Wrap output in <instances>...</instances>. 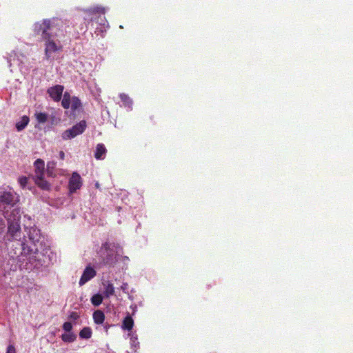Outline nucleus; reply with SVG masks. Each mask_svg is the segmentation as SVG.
I'll list each match as a JSON object with an SVG mask.
<instances>
[{"label": "nucleus", "instance_id": "nucleus-1", "mask_svg": "<svg viewBox=\"0 0 353 353\" xmlns=\"http://www.w3.org/2000/svg\"><path fill=\"white\" fill-rule=\"evenodd\" d=\"M34 31L41 34L46 40L45 54L48 59H54V54L61 50V46L51 39L53 33V26L50 20H43L34 24Z\"/></svg>", "mask_w": 353, "mask_h": 353}, {"label": "nucleus", "instance_id": "nucleus-2", "mask_svg": "<svg viewBox=\"0 0 353 353\" xmlns=\"http://www.w3.org/2000/svg\"><path fill=\"white\" fill-rule=\"evenodd\" d=\"M4 216L7 220L8 230L3 236L6 241H21L22 232L20 226V220L21 216V210L16 208L10 212H4Z\"/></svg>", "mask_w": 353, "mask_h": 353}, {"label": "nucleus", "instance_id": "nucleus-3", "mask_svg": "<svg viewBox=\"0 0 353 353\" xmlns=\"http://www.w3.org/2000/svg\"><path fill=\"white\" fill-rule=\"evenodd\" d=\"M28 235V240L23 236L21 243L22 254L28 255L34 254L38 251L37 244L41 239L40 230L35 227L25 228Z\"/></svg>", "mask_w": 353, "mask_h": 353}, {"label": "nucleus", "instance_id": "nucleus-4", "mask_svg": "<svg viewBox=\"0 0 353 353\" xmlns=\"http://www.w3.org/2000/svg\"><path fill=\"white\" fill-rule=\"evenodd\" d=\"M99 254L101 263L104 265H111L117 261V254L112 249H110V245L108 243L101 246Z\"/></svg>", "mask_w": 353, "mask_h": 353}, {"label": "nucleus", "instance_id": "nucleus-5", "mask_svg": "<svg viewBox=\"0 0 353 353\" xmlns=\"http://www.w3.org/2000/svg\"><path fill=\"white\" fill-rule=\"evenodd\" d=\"M34 165L35 168L36 183L43 190H48L50 184L43 179L44 161L38 159L34 161Z\"/></svg>", "mask_w": 353, "mask_h": 353}, {"label": "nucleus", "instance_id": "nucleus-6", "mask_svg": "<svg viewBox=\"0 0 353 353\" xmlns=\"http://www.w3.org/2000/svg\"><path fill=\"white\" fill-rule=\"evenodd\" d=\"M86 128V122L81 121L79 123L72 126L70 129L66 130L62 134V138L65 140L74 138L82 134Z\"/></svg>", "mask_w": 353, "mask_h": 353}, {"label": "nucleus", "instance_id": "nucleus-7", "mask_svg": "<svg viewBox=\"0 0 353 353\" xmlns=\"http://www.w3.org/2000/svg\"><path fill=\"white\" fill-rule=\"evenodd\" d=\"M19 201V196L12 191H4L0 194V203L1 205L13 206Z\"/></svg>", "mask_w": 353, "mask_h": 353}, {"label": "nucleus", "instance_id": "nucleus-8", "mask_svg": "<svg viewBox=\"0 0 353 353\" xmlns=\"http://www.w3.org/2000/svg\"><path fill=\"white\" fill-rule=\"evenodd\" d=\"M81 186V178L79 174L74 172L69 181L70 192H74Z\"/></svg>", "mask_w": 353, "mask_h": 353}, {"label": "nucleus", "instance_id": "nucleus-9", "mask_svg": "<svg viewBox=\"0 0 353 353\" xmlns=\"http://www.w3.org/2000/svg\"><path fill=\"white\" fill-rule=\"evenodd\" d=\"M63 91V86L57 85L54 87H51L48 90V93L50 97L55 101H59L61 99L62 93Z\"/></svg>", "mask_w": 353, "mask_h": 353}, {"label": "nucleus", "instance_id": "nucleus-10", "mask_svg": "<svg viewBox=\"0 0 353 353\" xmlns=\"http://www.w3.org/2000/svg\"><path fill=\"white\" fill-rule=\"evenodd\" d=\"M95 275H96L95 270L90 267H87L85 269V270L83 271V274L80 279L79 285L81 286L84 285L85 283H87L88 281H90L91 279L94 277Z\"/></svg>", "mask_w": 353, "mask_h": 353}, {"label": "nucleus", "instance_id": "nucleus-11", "mask_svg": "<svg viewBox=\"0 0 353 353\" xmlns=\"http://www.w3.org/2000/svg\"><path fill=\"white\" fill-rule=\"evenodd\" d=\"M106 149L103 144H98L97 145L96 151L94 153V157L97 159H104Z\"/></svg>", "mask_w": 353, "mask_h": 353}, {"label": "nucleus", "instance_id": "nucleus-12", "mask_svg": "<svg viewBox=\"0 0 353 353\" xmlns=\"http://www.w3.org/2000/svg\"><path fill=\"white\" fill-rule=\"evenodd\" d=\"M104 291L103 295L105 297H110L114 294V288L113 285L109 282L103 283Z\"/></svg>", "mask_w": 353, "mask_h": 353}, {"label": "nucleus", "instance_id": "nucleus-13", "mask_svg": "<svg viewBox=\"0 0 353 353\" xmlns=\"http://www.w3.org/2000/svg\"><path fill=\"white\" fill-rule=\"evenodd\" d=\"M134 326V321L132 318L128 315L123 321L122 328L126 330H131Z\"/></svg>", "mask_w": 353, "mask_h": 353}, {"label": "nucleus", "instance_id": "nucleus-14", "mask_svg": "<svg viewBox=\"0 0 353 353\" xmlns=\"http://www.w3.org/2000/svg\"><path fill=\"white\" fill-rule=\"evenodd\" d=\"M93 319L95 323L102 324L105 320V314L101 310H97L93 313Z\"/></svg>", "mask_w": 353, "mask_h": 353}, {"label": "nucleus", "instance_id": "nucleus-15", "mask_svg": "<svg viewBox=\"0 0 353 353\" xmlns=\"http://www.w3.org/2000/svg\"><path fill=\"white\" fill-rule=\"evenodd\" d=\"M29 118L27 116H23L21 120L16 123V128L18 131L23 130L28 124Z\"/></svg>", "mask_w": 353, "mask_h": 353}, {"label": "nucleus", "instance_id": "nucleus-16", "mask_svg": "<svg viewBox=\"0 0 353 353\" xmlns=\"http://www.w3.org/2000/svg\"><path fill=\"white\" fill-rule=\"evenodd\" d=\"M34 117L38 123H44L48 119V114L45 112H36L34 113Z\"/></svg>", "mask_w": 353, "mask_h": 353}, {"label": "nucleus", "instance_id": "nucleus-17", "mask_svg": "<svg viewBox=\"0 0 353 353\" xmlns=\"http://www.w3.org/2000/svg\"><path fill=\"white\" fill-rule=\"evenodd\" d=\"M71 99L72 97H70V94L68 92H65L63 94V98L61 101V105L63 108L68 109L70 107Z\"/></svg>", "mask_w": 353, "mask_h": 353}, {"label": "nucleus", "instance_id": "nucleus-18", "mask_svg": "<svg viewBox=\"0 0 353 353\" xmlns=\"http://www.w3.org/2000/svg\"><path fill=\"white\" fill-rule=\"evenodd\" d=\"M79 336L81 339H90L92 336L91 329L88 327H83L79 332Z\"/></svg>", "mask_w": 353, "mask_h": 353}, {"label": "nucleus", "instance_id": "nucleus-19", "mask_svg": "<svg viewBox=\"0 0 353 353\" xmlns=\"http://www.w3.org/2000/svg\"><path fill=\"white\" fill-rule=\"evenodd\" d=\"M120 98L121 101L123 102V105L125 107H128L129 109L132 108V101L130 99V98L125 94H121Z\"/></svg>", "mask_w": 353, "mask_h": 353}, {"label": "nucleus", "instance_id": "nucleus-20", "mask_svg": "<svg viewBox=\"0 0 353 353\" xmlns=\"http://www.w3.org/2000/svg\"><path fill=\"white\" fill-rule=\"evenodd\" d=\"M61 339L65 342L71 343L76 339V336L73 333L70 332L63 334L61 336Z\"/></svg>", "mask_w": 353, "mask_h": 353}, {"label": "nucleus", "instance_id": "nucleus-21", "mask_svg": "<svg viewBox=\"0 0 353 353\" xmlns=\"http://www.w3.org/2000/svg\"><path fill=\"white\" fill-rule=\"evenodd\" d=\"M103 301V296L100 294H96L91 298V302L94 306H99Z\"/></svg>", "mask_w": 353, "mask_h": 353}, {"label": "nucleus", "instance_id": "nucleus-22", "mask_svg": "<svg viewBox=\"0 0 353 353\" xmlns=\"http://www.w3.org/2000/svg\"><path fill=\"white\" fill-rule=\"evenodd\" d=\"M81 103L77 97H72L70 107L72 110L74 111V110L79 109L81 107Z\"/></svg>", "mask_w": 353, "mask_h": 353}, {"label": "nucleus", "instance_id": "nucleus-23", "mask_svg": "<svg viewBox=\"0 0 353 353\" xmlns=\"http://www.w3.org/2000/svg\"><path fill=\"white\" fill-rule=\"evenodd\" d=\"M56 165V163L54 161L48 162L47 164V172L48 175L52 176V172L51 171V169H53Z\"/></svg>", "mask_w": 353, "mask_h": 353}, {"label": "nucleus", "instance_id": "nucleus-24", "mask_svg": "<svg viewBox=\"0 0 353 353\" xmlns=\"http://www.w3.org/2000/svg\"><path fill=\"white\" fill-rule=\"evenodd\" d=\"M19 183L22 188H26L28 183V178L26 176H21L19 178Z\"/></svg>", "mask_w": 353, "mask_h": 353}, {"label": "nucleus", "instance_id": "nucleus-25", "mask_svg": "<svg viewBox=\"0 0 353 353\" xmlns=\"http://www.w3.org/2000/svg\"><path fill=\"white\" fill-rule=\"evenodd\" d=\"M63 328L66 332H70L72 328V323L70 322H65L63 325Z\"/></svg>", "mask_w": 353, "mask_h": 353}, {"label": "nucleus", "instance_id": "nucleus-26", "mask_svg": "<svg viewBox=\"0 0 353 353\" xmlns=\"http://www.w3.org/2000/svg\"><path fill=\"white\" fill-rule=\"evenodd\" d=\"M6 353H16L15 347L12 345H8Z\"/></svg>", "mask_w": 353, "mask_h": 353}, {"label": "nucleus", "instance_id": "nucleus-27", "mask_svg": "<svg viewBox=\"0 0 353 353\" xmlns=\"http://www.w3.org/2000/svg\"><path fill=\"white\" fill-rule=\"evenodd\" d=\"M121 290L125 292V293H127L128 292V285L127 283H123L122 284V285L121 286Z\"/></svg>", "mask_w": 353, "mask_h": 353}, {"label": "nucleus", "instance_id": "nucleus-28", "mask_svg": "<svg viewBox=\"0 0 353 353\" xmlns=\"http://www.w3.org/2000/svg\"><path fill=\"white\" fill-rule=\"evenodd\" d=\"M94 12H102V13H104L105 12V9L103 8H101V7H95L94 8Z\"/></svg>", "mask_w": 353, "mask_h": 353}, {"label": "nucleus", "instance_id": "nucleus-29", "mask_svg": "<svg viewBox=\"0 0 353 353\" xmlns=\"http://www.w3.org/2000/svg\"><path fill=\"white\" fill-rule=\"evenodd\" d=\"M79 317V314L77 312H72L70 315V318L73 320H77Z\"/></svg>", "mask_w": 353, "mask_h": 353}, {"label": "nucleus", "instance_id": "nucleus-30", "mask_svg": "<svg viewBox=\"0 0 353 353\" xmlns=\"http://www.w3.org/2000/svg\"><path fill=\"white\" fill-rule=\"evenodd\" d=\"M59 157H60V159H62V160H63V159H64V158H65V154H64V152H63V151H61V152H59Z\"/></svg>", "mask_w": 353, "mask_h": 353}]
</instances>
